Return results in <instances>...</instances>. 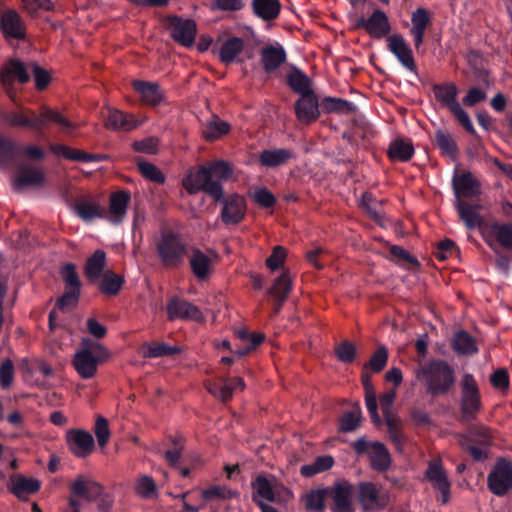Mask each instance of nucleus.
I'll return each mask as SVG.
<instances>
[{"mask_svg": "<svg viewBox=\"0 0 512 512\" xmlns=\"http://www.w3.org/2000/svg\"><path fill=\"white\" fill-rule=\"evenodd\" d=\"M209 171V177L213 181L227 180L231 177L233 171L230 165L224 161H215L205 165Z\"/></svg>", "mask_w": 512, "mask_h": 512, "instance_id": "864d4df0", "label": "nucleus"}, {"mask_svg": "<svg viewBox=\"0 0 512 512\" xmlns=\"http://www.w3.org/2000/svg\"><path fill=\"white\" fill-rule=\"evenodd\" d=\"M487 487L492 494L503 497L512 491V461L498 458L487 476Z\"/></svg>", "mask_w": 512, "mask_h": 512, "instance_id": "6e6552de", "label": "nucleus"}, {"mask_svg": "<svg viewBox=\"0 0 512 512\" xmlns=\"http://www.w3.org/2000/svg\"><path fill=\"white\" fill-rule=\"evenodd\" d=\"M168 28L171 37L179 44L189 47L196 37V24L191 19L172 17L169 19Z\"/></svg>", "mask_w": 512, "mask_h": 512, "instance_id": "4468645a", "label": "nucleus"}, {"mask_svg": "<svg viewBox=\"0 0 512 512\" xmlns=\"http://www.w3.org/2000/svg\"><path fill=\"white\" fill-rule=\"evenodd\" d=\"M288 85L301 96L313 93L310 79L301 71L295 70L288 76Z\"/></svg>", "mask_w": 512, "mask_h": 512, "instance_id": "37998d69", "label": "nucleus"}, {"mask_svg": "<svg viewBox=\"0 0 512 512\" xmlns=\"http://www.w3.org/2000/svg\"><path fill=\"white\" fill-rule=\"evenodd\" d=\"M182 185L189 194L203 191L216 201H220L224 194L220 182L210 179L209 171L205 168V165L190 170L183 178Z\"/></svg>", "mask_w": 512, "mask_h": 512, "instance_id": "423d86ee", "label": "nucleus"}, {"mask_svg": "<svg viewBox=\"0 0 512 512\" xmlns=\"http://www.w3.org/2000/svg\"><path fill=\"white\" fill-rule=\"evenodd\" d=\"M389 51L398 59V61L409 71L416 72L417 65L413 56L412 49L406 40L400 35H391L387 39Z\"/></svg>", "mask_w": 512, "mask_h": 512, "instance_id": "dca6fc26", "label": "nucleus"}, {"mask_svg": "<svg viewBox=\"0 0 512 512\" xmlns=\"http://www.w3.org/2000/svg\"><path fill=\"white\" fill-rule=\"evenodd\" d=\"M359 502L365 510L382 508L387 503V496L373 483L359 485Z\"/></svg>", "mask_w": 512, "mask_h": 512, "instance_id": "aec40b11", "label": "nucleus"}, {"mask_svg": "<svg viewBox=\"0 0 512 512\" xmlns=\"http://www.w3.org/2000/svg\"><path fill=\"white\" fill-rule=\"evenodd\" d=\"M94 432L100 447H105L110 439V430L107 419L98 417L95 423Z\"/></svg>", "mask_w": 512, "mask_h": 512, "instance_id": "052dcab7", "label": "nucleus"}, {"mask_svg": "<svg viewBox=\"0 0 512 512\" xmlns=\"http://www.w3.org/2000/svg\"><path fill=\"white\" fill-rule=\"evenodd\" d=\"M5 120L12 126L29 127L36 130L40 129L39 116L31 110L25 113L11 112L5 116Z\"/></svg>", "mask_w": 512, "mask_h": 512, "instance_id": "58836bf2", "label": "nucleus"}, {"mask_svg": "<svg viewBox=\"0 0 512 512\" xmlns=\"http://www.w3.org/2000/svg\"><path fill=\"white\" fill-rule=\"evenodd\" d=\"M239 340L244 342V340H251V344L241 346L234 351L238 356H244L254 350L258 345H260L264 340V335L261 333L258 334H249L246 330H238L236 332Z\"/></svg>", "mask_w": 512, "mask_h": 512, "instance_id": "603ef678", "label": "nucleus"}, {"mask_svg": "<svg viewBox=\"0 0 512 512\" xmlns=\"http://www.w3.org/2000/svg\"><path fill=\"white\" fill-rule=\"evenodd\" d=\"M137 166L142 176L146 179L158 184H163L165 182V175L154 164L142 161L139 162Z\"/></svg>", "mask_w": 512, "mask_h": 512, "instance_id": "13d9d810", "label": "nucleus"}, {"mask_svg": "<svg viewBox=\"0 0 512 512\" xmlns=\"http://www.w3.org/2000/svg\"><path fill=\"white\" fill-rule=\"evenodd\" d=\"M123 283L124 279L121 276L112 271H107L103 274L100 291L106 295H116L120 291Z\"/></svg>", "mask_w": 512, "mask_h": 512, "instance_id": "3c124183", "label": "nucleus"}, {"mask_svg": "<svg viewBox=\"0 0 512 512\" xmlns=\"http://www.w3.org/2000/svg\"><path fill=\"white\" fill-rule=\"evenodd\" d=\"M353 486L347 481H339L326 488L327 501L332 512H354Z\"/></svg>", "mask_w": 512, "mask_h": 512, "instance_id": "9d476101", "label": "nucleus"}, {"mask_svg": "<svg viewBox=\"0 0 512 512\" xmlns=\"http://www.w3.org/2000/svg\"><path fill=\"white\" fill-rule=\"evenodd\" d=\"M295 114L298 121L305 125L311 124L319 118L318 97L314 92L301 96L295 102Z\"/></svg>", "mask_w": 512, "mask_h": 512, "instance_id": "a211bd4d", "label": "nucleus"}, {"mask_svg": "<svg viewBox=\"0 0 512 512\" xmlns=\"http://www.w3.org/2000/svg\"><path fill=\"white\" fill-rule=\"evenodd\" d=\"M105 267L106 253L98 249L87 259L84 274L91 282H95L103 276Z\"/></svg>", "mask_w": 512, "mask_h": 512, "instance_id": "f704fd0d", "label": "nucleus"}, {"mask_svg": "<svg viewBox=\"0 0 512 512\" xmlns=\"http://www.w3.org/2000/svg\"><path fill=\"white\" fill-rule=\"evenodd\" d=\"M229 131L230 125L226 121L215 117L205 125L202 134L205 139L213 141L227 134Z\"/></svg>", "mask_w": 512, "mask_h": 512, "instance_id": "a18cd8bd", "label": "nucleus"}, {"mask_svg": "<svg viewBox=\"0 0 512 512\" xmlns=\"http://www.w3.org/2000/svg\"><path fill=\"white\" fill-rule=\"evenodd\" d=\"M425 477L429 480L432 487L440 492L441 496L439 501L442 504L448 503L450 500L451 483L441 460L435 459L428 463Z\"/></svg>", "mask_w": 512, "mask_h": 512, "instance_id": "9b49d317", "label": "nucleus"}, {"mask_svg": "<svg viewBox=\"0 0 512 512\" xmlns=\"http://www.w3.org/2000/svg\"><path fill=\"white\" fill-rule=\"evenodd\" d=\"M221 219L227 225H235L241 222L247 211L246 200L239 194H231L222 197Z\"/></svg>", "mask_w": 512, "mask_h": 512, "instance_id": "f8f14e48", "label": "nucleus"}, {"mask_svg": "<svg viewBox=\"0 0 512 512\" xmlns=\"http://www.w3.org/2000/svg\"><path fill=\"white\" fill-rule=\"evenodd\" d=\"M457 212L468 229L479 227L483 219L479 213V206L471 205L462 199L456 200Z\"/></svg>", "mask_w": 512, "mask_h": 512, "instance_id": "72a5a7b5", "label": "nucleus"}, {"mask_svg": "<svg viewBox=\"0 0 512 512\" xmlns=\"http://www.w3.org/2000/svg\"><path fill=\"white\" fill-rule=\"evenodd\" d=\"M254 201L263 208L273 207L276 203L275 196L266 188L256 189L253 194Z\"/></svg>", "mask_w": 512, "mask_h": 512, "instance_id": "338daca9", "label": "nucleus"}, {"mask_svg": "<svg viewBox=\"0 0 512 512\" xmlns=\"http://www.w3.org/2000/svg\"><path fill=\"white\" fill-rule=\"evenodd\" d=\"M491 230L501 246L512 249V224H493Z\"/></svg>", "mask_w": 512, "mask_h": 512, "instance_id": "6e6d98bb", "label": "nucleus"}, {"mask_svg": "<svg viewBox=\"0 0 512 512\" xmlns=\"http://www.w3.org/2000/svg\"><path fill=\"white\" fill-rule=\"evenodd\" d=\"M180 352V347L171 346L163 342H146L140 347V354L144 358H158L178 354Z\"/></svg>", "mask_w": 512, "mask_h": 512, "instance_id": "e433bc0d", "label": "nucleus"}, {"mask_svg": "<svg viewBox=\"0 0 512 512\" xmlns=\"http://www.w3.org/2000/svg\"><path fill=\"white\" fill-rule=\"evenodd\" d=\"M293 156L289 149H267L259 154V163L264 167L274 168L287 163Z\"/></svg>", "mask_w": 512, "mask_h": 512, "instance_id": "473e14b6", "label": "nucleus"}, {"mask_svg": "<svg viewBox=\"0 0 512 512\" xmlns=\"http://www.w3.org/2000/svg\"><path fill=\"white\" fill-rule=\"evenodd\" d=\"M412 27L410 34L414 39V46L418 50L424 42L426 28L431 23V15L425 8H417L411 16Z\"/></svg>", "mask_w": 512, "mask_h": 512, "instance_id": "bb28decb", "label": "nucleus"}, {"mask_svg": "<svg viewBox=\"0 0 512 512\" xmlns=\"http://www.w3.org/2000/svg\"><path fill=\"white\" fill-rule=\"evenodd\" d=\"M433 93L435 99L453 114L466 131L472 134L475 133L474 126L468 113L462 108L457 100L458 88L453 82L434 85Z\"/></svg>", "mask_w": 512, "mask_h": 512, "instance_id": "39448f33", "label": "nucleus"}, {"mask_svg": "<svg viewBox=\"0 0 512 512\" xmlns=\"http://www.w3.org/2000/svg\"><path fill=\"white\" fill-rule=\"evenodd\" d=\"M66 442L71 453L78 458L87 457L94 449V439L92 435L85 430H68L66 433Z\"/></svg>", "mask_w": 512, "mask_h": 512, "instance_id": "2eb2a0df", "label": "nucleus"}, {"mask_svg": "<svg viewBox=\"0 0 512 512\" xmlns=\"http://www.w3.org/2000/svg\"><path fill=\"white\" fill-rule=\"evenodd\" d=\"M371 465L374 469L385 471L391 464L390 454L381 442H373L372 449L368 455Z\"/></svg>", "mask_w": 512, "mask_h": 512, "instance_id": "4c0bfd02", "label": "nucleus"}, {"mask_svg": "<svg viewBox=\"0 0 512 512\" xmlns=\"http://www.w3.org/2000/svg\"><path fill=\"white\" fill-rule=\"evenodd\" d=\"M461 416L465 420H473L480 412L481 395L478 384L472 374L465 373L461 379Z\"/></svg>", "mask_w": 512, "mask_h": 512, "instance_id": "0eeeda50", "label": "nucleus"}, {"mask_svg": "<svg viewBox=\"0 0 512 512\" xmlns=\"http://www.w3.org/2000/svg\"><path fill=\"white\" fill-rule=\"evenodd\" d=\"M110 357L109 351L98 341L84 338L73 358V366L83 379L97 374L98 365Z\"/></svg>", "mask_w": 512, "mask_h": 512, "instance_id": "f03ea898", "label": "nucleus"}, {"mask_svg": "<svg viewBox=\"0 0 512 512\" xmlns=\"http://www.w3.org/2000/svg\"><path fill=\"white\" fill-rule=\"evenodd\" d=\"M14 376V365L10 359H5L0 366V385L3 389L11 386Z\"/></svg>", "mask_w": 512, "mask_h": 512, "instance_id": "69168bd1", "label": "nucleus"}, {"mask_svg": "<svg viewBox=\"0 0 512 512\" xmlns=\"http://www.w3.org/2000/svg\"><path fill=\"white\" fill-rule=\"evenodd\" d=\"M130 200L131 196L128 191L120 190L112 193L109 199V209L104 217L114 224L121 223L126 216Z\"/></svg>", "mask_w": 512, "mask_h": 512, "instance_id": "5701e85b", "label": "nucleus"}, {"mask_svg": "<svg viewBox=\"0 0 512 512\" xmlns=\"http://www.w3.org/2000/svg\"><path fill=\"white\" fill-rule=\"evenodd\" d=\"M156 249L161 263L168 268L180 267L188 255V247L184 240L172 232L161 235L156 243Z\"/></svg>", "mask_w": 512, "mask_h": 512, "instance_id": "20e7f679", "label": "nucleus"}, {"mask_svg": "<svg viewBox=\"0 0 512 512\" xmlns=\"http://www.w3.org/2000/svg\"><path fill=\"white\" fill-rule=\"evenodd\" d=\"M324 108L327 112L351 113L355 110L353 103L340 98H325L323 101Z\"/></svg>", "mask_w": 512, "mask_h": 512, "instance_id": "4d7b16f0", "label": "nucleus"}, {"mask_svg": "<svg viewBox=\"0 0 512 512\" xmlns=\"http://www.w3.org/2000/svg\"><path fill=\"white\" fill-rule=\"evenodd\" d=\"M201 495L205 501H222L237 496V493L229 489L227 486L214 485L203 489Z\"/></svg>", "mask_w": 512, "mask_h": 512, "instance_id": "8fccbe9b", "label": "nucleus"}, {"mask_svg": "<svg viewBox=\"0 0 512 512\" xmlns=\"http://www.w3.org/2000/svg\"><path fill=\"white\" fill-rule=\"evenodd\" d=\"M456 200L461 197L478 196L481 193V183L468 171L455 175L452 180Z\"/></svg>", "mask_w": 512, "mask_h": 512, "instance_id": "412c9836", "label": "nucleus"}, {"mask_svg": "<svg viewBox=\"0 0 512 512\" xmlns=\"http://www.w3.org/2000/svg\"><path fill=\"white\" fill-rule=\"evenodd\" d=\"M39 120L40 129L53 123L57 125L60 131L64 133H71L78 126L77 123L71 121L61 112L46 107L42 108L39 115Z\"/></svg>", "mask_w": 512, "mask_h": 512, "instance_id": "c756f323", "label": "nucleus"}, {"mask_svg": "<svg viewBox=\"0 0 512 512\" xmlns=\"http://www.w3.org/2000/svg\"><path fill=\"white\" fill-rule=\"evenodd\" d=\"M0 29L5 38L23 39L26 35L25 24L15 10L0 14Z\"/></svg>", "mask_w": 512, "mask_h": 512, "instance_id": "4be33fe9", "label": "nucleus"}, {"mask_svg": "<svg viewBox=\"0 0 512 512\" xmlns=\"http://www.w3.org/2000/svg\"><path fill=\"white\" fill-rule=\"evenodd\" d=\"M8 489L19 499H25V496L33 494L40 489V482L37 479L16 474L10 477Z\"/></svg>", "mask_w": 512, "mask_h": 512, "instance_id": "c85d7f7f", "label": "nucleus"}, {"mask_svg": "<svg viewBox=\"0 0 512 512\" xmlns=\"http://www.w3.org/2000/svg\"><path fill=\"white\" fill-rule=\"evenodd\" d=\"M361 422V409L357 406L352 411L346 412L340 419L339 429L342 432L354 431Z\"/></svg>", "mask_w": 512, "mask_h": 512, "instance_id": "5fc2aeb1", "label": "nucleus"}, {"mask_svg": "<svg viewBox=\"0 0 512 512\" xmlns=\"http://www.w3.org/2000/svg\"><path fill=\"white\" fill-rule=\"evenodd\" d=\"M334 459L330 455L319 456L312 464L301 467L300 472L304 477H312L318 473L324 472L332 468Z\"/></svg>", "mask_w": 512, "mask_h": 512, "instance_id": "c03bdc74", "label": "nucleus"}, {"mask_svg": "<svg viewBox=\"0 0 512 512\" xmlns=\"http://www.w3.org/2000/svg\"><path fill=\"white\" fill-rule=\"evenodd\" d=\"M45 181L44 172L36 167L23 166L13 180L15 189L23 187H41Z\"/></svg>", "mask_w": 512, "mask_h": 512, "instance_id": "cd10ccee", "label": "nucleus"}, {"mask_svg": "<svg viewBox=\"0 0 512 512\" xmlns=\"http://www.w3.org/2000/svg\"><path fill=\"white\" fill-rule=\"evenodd\" d=\"M388 360V352L385 347H380L372 355L368 365L374 372H380L386 366Z\"/></svg>", "mask_w": 512, "mask_h": 512, "instance_id": "774afa93", "label": "nucleus"}, {"mask_svg": "<svg viewBox=\"0 0 512 512\" xmlns=\"http://www.w3.org/2000/svg\"><path fill=\"white\" fill-rule=\"evenodd\" d=\"M62 278L69 289H80L81 282L76 272V266L72 263H67L61 268Z\"/></svg>", "mask_w": 512, "mask_h": 512, "instance_id": "bf43d9fd", "label": "nucleus"}, {"mask_svg": "<svg viewBox=\"0 0 512 512\" xmlns=\"http://www.w3.org/2000/svg\"><path fill=\"white\" fill-rule=\"evenodd\" d=\"M305 508L309 511H321L325 507L327 501L326 488L311 490L303 496Z\"/></svg>", "mask_w": 512, "mask_h": 512, "instance_id": "09e8293b", "label": "nucleus"}, {"mask_svg": "<svg viewBox=\"0 0 512 512\" xmlns=\"http://www.w3.org/2000/svg\"><path fill=\"white\" fill-rule=\"evenodd\" d=\"M141 125L133 114H126L115 108H108L105 120L107 129L131 131Z\"/></svg>", "mask_w": 512, "mask_h": 512, "instance_id": "b1692460", "label": "nucleus"}, {"mask_svg": "<svg viewBox=\"0 0 512 512\" xmlns=\"http://www.w3.org/2000/svg\"><path fill=\"white\" fill-rule=\"evenodd\" d=\"M69 489L74 496L87 502L96 501L104 493V488L100 483L85 475H78L69 484Z\"/></svg>", "mask_w": 512, "mask_h": 512, "instance_id": "ddd939ff", "label": "nucleus"}, {"mask_svg": "<svg viewBox=\"0 0 512 512\" xmlns=\"http://www.w3.org/2000/svg\"><path fill=\"white\" fill-rule=\"evenodd\" d=\"M132 86L146 105L155 106L164 101L165 93L156 82L135 80Z\"/></svg>", "mask_w": 512, "mask_h": 512, "instance_id": "393cba45", "label": "nucleus"}, {"mask_svg": "<svg viewBox=\"0 0 512 512\" xmlns=\"http://www.w3.org/2000/svg\"><path fill=\"white\" fill-rule=\"evenodd\" d=\"M158 146L159 140L156 137H147L133 143L135 151L145 154H155L158 151Z\"/></svg>", "mask_w": 512, "mask_h": 512, "instance_id": "0e129e2a", "label": "nucleus"}, {"mask_svg": "<svg viewBox=\"0 0 512 512\" xmlns=\"http://www.w3.org/2000/svg\"><path fill=\"white\" fill-rule=\"evenodd\" d=\"M435 142L442 153L452 160H455L458 154V148L453 137L441 130L435 133Z\"/></svg>", "mask_w": 512, "mask_h": 512, "instance_id": "49530a36", "label": "nucleus"}, {"mask_svg": "<svg viewBox=\"0 0 512 512\" xmlns=\"http://www.w3.org/2000/svg\"><path fill=\"white\" fill-rule=\"evenodd\" d=\"M357 26L364 28L371 37L377 39L387 36L391 31L388 17L379 9L375 10L368 19H360Z\"/></svg>", "mask_w": 512, "mask_h": 512, "instance_id": "6ab92c4d", "label": "nucleus"}, {"mask_svg": "<svg viewBox=\"0 0 512 512\" xmlns=\"http://www.w3.org/2000/svg\"><path fill=\"white\" fill-rule=\"evenodd\" d=\"M453 348L457 353L463 355L472 354L477 351L473 337L465 331H459L454 335Z\"/></svg>", "mask_w": 512, "mask_h": 512, "instance_id": "de8ad7c7", "label": "nucleus"}, {"mask_svg": "<svg viewBox=\"0 0 512 512\" xmlns=\"http://www.w3.org/2000/svg\"><path fill=\"white\" fill-rule=\"evenodd\" d=\"M414 154V146L409 139H395L388 147V156L392 161L407 162Z\"/></svg>", "mask_w": 512, "mask_h": 512, "instance_id": "c9c22d12", "label": "nucleus"}, {"mask_svg": "<svg viewBox=\"0 0 512 512\" xmlns=\"http://www.w3.org/2000/svg\"><path fill=\"white\" fill-rule=\"evenodd\" d=\"M187 257L191 272L198 281H206L213 275L218 262L216 252L209 249L192 248Z\"/></svg>", "mask_w": 512, "mask_h": 512, "instance_id": "1a4fd4ad", "label": "nucleus"}, {"mask_svg": "<svg viewBox=\"0 0 512 512\" xmlns=\"http://www.w3.org/2000/svg\"><path fill=\"white\" fill-rule=\"evenodd\" d=\"M416 378L424 382L429 395L447 394L455 384L454 369L443 360L430 361L415 372Z\"/></svg>", "mask_w": 512, "mask_h": 512, "instance_id": "f257e3e1", "label": "nucleus"}, {"mask_svg": "<svg viewBox=\"0 0 512 512\" xmlns=\"http://www.w3.org/2000/svg\"><path fill=\"white\" fill-rule=\"evenodd\" d=\"M74 211L83 221L89 222L96 218H103V209L93 201L82 200L75 204Z\"/></svg>", "mask_w": 512, "mask_h": 512, "instance_id": "79ce46f5", "label": "nucleus"}, {"mask_svg": "<svg viewBox=\"0 0 512 512\" xmlns=\"http://www.w3.org/2000/svg\"><path fill=\"white\" fill-rule=\"evenodd\" d=\"M244 42L241 38L232 37L227 39L221 46L219 58L225 64L234 62L237 56L242 52Z\"/></svg>", "mask_w": 512, "mask_h": 512, "instance_id": "a19ab883", "label": "nucleus"}, {"mask_svg": "<svg viewBox=\"0 0 512 512\" xmlns=\"http://www.w3.org/2000/svg\"><path fill=\"white\" fill-rule=\"evenodd\" d=\"M254 13L263 20H273L280 13L279 0H253Z\"/></svg>", "mask_w": 512, "mask_h": 512, "instance_id": "ea45409f", "label": "nucleus"}, {"mask_svg": "<svg viewBox=\"0 0 512 512\" xmlns=\"http://www.w3.org/2000/svg\"><path fill=\"white\" fill-rule=\"evenodd\" d=\"M335 353L340 361L350 363L355 358L356 347L349 341H343L336 346Z\"/></svg>", "mask_w": 512, "mask_h": 512, "instance_id": "680f3d73", "label": "nucleus"}, {"mask_svg": "<svg viewBox=\"0 0 512 512\" xmlns=\"http://www.w3.org/2000/svg\"><path fill=\"white\" fill-rule=\"evenodd\" d=\"M470 438L479 442L482 446L488 447L491 444V431L484 425H477L469 431Z\"/></svg>", "mask_w": 512, "mask_h": 512, "instance_id": "e2e57ef3", "label": "nucleus"}, {"mask_svg": "<svg viewBox=\"0 0 512 512\" xmlns=\"http://www.w3.org/2000/svg\"><path fill=\"white\" fill-rule=\"evenodd\" d=\"M28 67L20 60L12 59L8 61L1 69V81L5 87H9L15 80L20 83H26L30 79Z\"/></svg>", "mask_w": 512, "mask_h": 512, "instance_id": "a878e982", "label": "nucleus"}, {"mask_svg": "<svg viewBox=\"0 0 512 512\" xmlns=\"http://www.w3.org/2000/svg\"><path fill=\"white\" fill-rule=\"evenodd\" d=\"M291 288V276L288 271H284L277 279H275L273 285L267 291V293L278 302L275 307V313L280 311L282 304L285 302L289 292L291 291Z\"/></svg>", "mask_w": 512, "mask_h": 512, "instance_id": "2f4dec72", "label": "nucleus"}, {"mask_svg": "<svg viewBox=\"0 0 512 512\" xmlns=\"http://www.w3.org/2000/svg\"><path fill=\"white\" fill-rule=\"evenodd\" d=\"M261 63L266 73L277 70L286 60V53L282 46H266L261 50Z\"/></svg>", "mask_w": 512, "mask_h": 512, "instance_id": "7c9ffc66", "label": "nucleus"}, {"mask_svg": "<svg viewBox=\"0 0 512 512\" xmlns=\"http://www.w3.org/2000/svg\"><path fill=\"white\" fill-rule=\"evenodd\" d=\"M253 501L259 506L262 512H278L274 507L265 504L267 502H280L293 497L291 490L277 480L269 481L265 476H258L252 482Z\"/></svg>", "mask_w": 512, "mask_h": 512, "instance_id": "7ed1b4c3", "label": "nucleus"}, {"mask_svg": "<svg viewBox=\"0 0 512 512\" xmlns=\"http://www.w3.org/2000/svg\"><path fill=\"white\" fill-rule=\"evenodd\" d=\"M167 314L170 320L184 319L203 322L204 316L200 309L190 302L180 299H172L167 304Z\"/></svg>", "mask_w": 512, "mask_h": 512, "instance_id": "f3484780", "label": "nucleus"}]
</instances>
